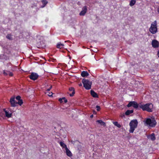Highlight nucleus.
I'll list each match as a JSON object with an SVG mask.
<instances>
[{
	"label": "nucleus",
	"mask_w": 159,
	"mask_h": 159,
	"mask_svg": "<svg viewBox=\"0 0 159 159\" xmlns=\"http://www.w3.org/2000/svg\"><path fill=\"white\" fill-rule=\"evenodd\" d=\"M90 93L91 95L94 98H98V97L97 93H96L94 91L91 90Z\"/></svg>",
	"instance_id": "obj_14"
},
{
	"label": "nucleus",
	"mask_w": 159,
	"mask_h": 159,
	"mask_svg": "<svg viewBox=\"0 0 159 159\" xmlns=\"http://www.w3.org/2000/svg\"><path fill=\"white\" fill-rule=\"evenodd\" d=\"M4 111L5 113L6 116L8 118H10L11 117L12 113L11 111H9L8 110H6L5 109H4Z\"/></svg>",
	"instance_id": "obj_11"
},
{
	"label": "nucleus",
	"mask_w": 159,
	"mask_h": 159,
	"mask_svg": "<svg viewBox=\"0 0 159 159\" xmlns=\"http://www.w3.org/2000/svg\"><path fill=\"white\" fill-rule=\"evenodd\" d=\"M7 72L8 73V74H9V75L10 76H12L13 75L12 73L11 72L9 73L8 72Z\"/></svg>",
	"instance_id": "obj_32"
},
{
	"label": "nucleus",
	"mask_w": 159,
	"mask_h": 159,
	"mask_svg": "<svg viewBox=\"0 0 159 159\" xmlns=\"http://www.w3.org/2000/svg\"><path fill=\"white\" fill-rule=\"evenodd\" d=\"M80 86H81L82 85V84H79Z\"/></svg>",
	"instance_id": "obj_37"
},
{
	"label": "nucleus",
	"mask_w": 159,
	"mask_h": 159,
	"mask_svg": "<svg viewBox=\"0 0 159 159\" xmlns=\"http://www.w3.org/2000/svg\"><path fill=\"white\" fill-rule=\"evenodd\" d=\"M93 113L94 114H96V112L95 111H93Z\"/></svg>",
	"instance_id": "obj_35"
},
{
	"label": "nucleus",
	"mask_w": 159,
	"mask_h": 159,
	"mask_svg": "<svg viewBox=\"0 0 159 159\" xmlns=\"http://www.w3.org/2000/svg\"><path fill=\"white\" fill-rule=\"evenodd\" d=\"M149 30V31L152 34H155L157 32V21L156 20L154 21L151 24Z\"/></svg>",
	"instance_id": "obj_3"
},
{
	"label": "nucleus",
	"mask_w": 159,
	"mask_h": 159,
	"mask_svg": "<svg viewBox=\"0 0 159 159\" xmlns=\"http://www.w3.org/2000/svg\"><path fill=\"white\" fill-rule=\"evenodd\" d=\"M59 143L60 146L63 148H65V149L66 148H67L66 145L63 142H60Z\"/></svg>",
	"instance_id": "obj_18"
},
{
	"label": "nucleus",
	"mask_w": 159,
	"mask_h": 159,
	"mask_svg": "<svg viewBox=\"0 0 159 159\" xmlns=\"http://www.w3.org/2000/svg\"><path fill=\"white\" fill-rule=\"evenodd\" d=\"M96 122L99 123L101 125H103L104 126H105L106 125L105 123L102 120H97Z\"/></svg>",
	"instance_id": "obj_16"
},
{
	"label": "nucleus",
	"mask_w": 159,
	"mask_h": 159,
	"mask_svg": "<svg viewBox=\"0 0 159 159\" xmlns=\"http://www.w3.org/2000/svg\"><path fill=\"white\" fill-rule=\"evenodd\" d=\"M127 106L128 107L132 106L135 108H137L139 107V104L135 101L129 102Z\"/></svg>",
	"instance_id": "obj_6"
},
{
	"label": "nucleus",
	"mask_w": 159,
	"mask_h": 159,
	"mask_svg": "<svg viewBox=\"0 0 159 159\" xmlns=\"http://www.w3.org/2000/svg\"><path fill=\"white\" fill-rule=\"evenodd\" d=\"M136 2L135 0H131L129 3V5L131 6H134Z\"/></svg>",
	"instance_id": "obj_21"
},
{
	"label": "nucleus",
	"mask_w": 159,
	"mask_h": 159,
	"mask_svg": "<svg viewBox=\"0 0 159 159\" xmlns=\"http://www.w3.org/2000/svg\"><path fill=\"white\" fill-rule=\"evenodd\" d=\"M133 112V110H127L125 112V114L126 115H129L130 114L132 113Z\"/></svg>",
	"instance_id": "obj_19"
},
{
	"label": "nucleus",
	"mask_w": 159,
	"mask_h": 159,
	"mask_svg": "<svg viewBox=\"0 0 159 159\" xmlns=\"http://www.w3.org/2000/svg\"><path fill=\"white\" fill-rule=\"evenodd\" d=\"M113 123L114 124L115 126H117L119 128H120L121 127V126L120 124L118 123V122L117 121L113 122Z\"/></svg>",
	"instance_id": "obj_20"
},
{
	"label": "nucleus",
	"mask_w": 159,
	"mask_h": 159,
	"mask_svg": "<svg viewBox=\"0 0 159 159\" xmlns=\"http://www.w3.org/2000/svg\"><path fill=\"white\" fill-rule=\"evenodd\" d=\"M15 99V97H12L10 100V102L11 103V106L12 107H15L17 106V102Z\"/></svg>",
	"instance_id": "obj_7"
},
{
	"label": "nucleus",
	"mask_w": 159,
	"mask_h": 159,
	"mask_svg": "<svg viewBox=\"0 0 159 159\" xmlns=\"http://www.w3.org/2000/svg\"><path fill=\"white\" fill-rule=\"evenodd\" d=\"M7 38L8 39H11V36L10 34H8L7 36Z\"/></svg>",
	"instance_id": "obj_27"
},
{
	"label": "nucleus",
	"mask_w": 159,
	"mask_h": 159,
	"mask_svg": "<svg viewBox=\"0 0 159 159\" xmlns=\"http://www.w3.org/2000/svg\"><path fill=\"white\" fill-rule=\"evenodd\" d=\"M138 122L136 119L133 120H131L129 124L130 129L129 130V132L130 133H133L137 126Z\"/></svg>",
	"instance_id": "obj_2"
},
{
	"label": "nucleus",
	"mask_w": 159,
	"mask_h": 159,
	"mask_svg": "<svg viewBox=\"0 0 159 159\" xmlns=\"http://www.w3.org/2000/svg\"><path fill=\"white\" fill-rule=\"evenodd\" d=\"M145 122L148 125L151 127H155L156 124V122L153 118H148L146 119Z\"/></svg>",
	"instance_id": "obj_5"
},
{
	"label": "nucleus",
	"mask_w": 159,
	"mask_h": 159,
	"mask_svg": "<svg viewBox=\"0 0 159 159\" xmlns=\"http://www.w3.org/2000/svg\"><path fill=\"white\" fill-rule=\"evenodd\" d=\"M152 44L153 48H158L159 47V43L156 40L154 39L152 40Z\"/></svg>",
	"instance_id": "obj_9"
},
{
	"label": "nucleus",
	"mask_w": 159,
	"mask_h": 159,
	"mask_svg": "<svg viewBox=\"0 0 159 159\" xmlns=\"http://www.w3.org/2000/svg\"><path fill=\"white\" fill-rule=\"evenodd\" d=\"M84 87L87 90L90 89L92 85V82L88 80L84 79L82 80Z\"/></svg>",
	"instance_id": "obj_4"
},
{
	"label": "nucleus",
	"mask_w": 159,
	"mask_h": 159,
	"mask_svg": "<svg viewBox=\"0 0 159 159\" xmlns=\"http://www.w3.org/2000/svg\"><path fill=\"white\" fill-rule=\"evenodd\" d=\"M62 100H63L65 103H66L67 102V100L66 99L65 97L62 98H60L59 99V101L61 102L62 103L63 102Z\"/></svg>",
	"instance_id": "obj_17"
},
{
	"label": "nucleus",
	"mask_w": 159,
	"mask_h": 159,
	"mask_svg": "<svg viewBox=\"0 0 159 159\" xmlns=\"http://www.w3.org/2000/svg\"><path fill=\"white\" fill-rule=\"evenodd\" d=\"M52 94V92H49V94H48V95L49 96H51Z\"/></svg>",
	"instance_id": "obj_30"
},
{
	"label": "nucleus",
	"mask_w": 159,
	"mask_h": 159,
	"mask_svg": "<svg viewBox=\"0 0 159 159\" xmlns=\"http://www.w3.org/2000/svg\"><path fill=\"white\" fill-rule=\"evenodd\" d=\"M153 107V105L151 103L139 105V107L142 108L143 111H146L149 112H152V109Z\"/></svg>",
	"instance_id": "obj_1"
},
{
	"label": "nucleus",
	"mask_w": 159,
	"mask_h": 159,
	"mask_svg": "<svg viewBox=\"0 0 159 159\" xmlns=\"http://www.w3.org/2000/svg\"><path fill=\"white\" fill-rule=\"evenodd\" d=\"M93 115H91V116H90V118H93Z\"/></svg>",
	"instance_id": "obj_34"
},
{
	"label": "nucleus",
	"mask_w": 159,
	"mask_h": 159,
	"mask_svg": "<svg viewBox=\"0 0 159 159\" xmlns=\"http://www.w3.org/2000/svg\"><path fill=\"white\" fill-rule=\"evenodd\" d=\"M3 73L5 75H7L8 74V73L7 72V73H6L5 71H4L3 72Z\"/></svg>",
	"instance_id": "obj_33"
},
{
	"label": "nucleus",
	"mask_w": 159,
	"mask_h": 159,
	"mask_svg": "<svg viewBox=\"0 0 159 159\" xmlns=\"http://www.w3.org/2000/svg\"><path fill=\"white\" fill-rule=\"evenodd\" d=\"M17 105L19 104L20 106H21L23 103V100L22 99L18 100V102H17Z\"/></svg>",
	"instance_id": "obj_23"
},
{
	"label": "nucleus",
	"mask_w": 159,
	"mask_h": 159,
	"mask_svg": "<svg viewBox=\"0 0 159 159\" xmlns=\"http://www.w3.org/2000/svg\"><path fill=\"white\" fill-rule=\"evenodd\" d=\"M148 139H151L152 141H154L156 139V137L154 133H152L150 135L148 136Z\"/></svg>",
	"instance_id": "obj_13"
},
{
	"label": "nucleus",
	"mask_w": 159,
	"mask_h": 159,
	"mask_svg": "<svg viewBox=\"0 0 159 159\" xmlns=\"http://www.w3.org/2000/svg\"><path fill=\"white\" fill-rule=\"evenodd\" d=\"M30 78L32 80H35L38 77L39 75L36 73H32L29 76Z\"/></svg>",
	"instance_id": "obj_8"
},
{
	"label": "nucleus",
	"mask_w": 159,
	"mask_h": 159,
	"mask_svg": "<svg viewBox=\"0 0 159 159\" xmlns=\"http://www.w3.org/2000/svg\"><path fill=\"white\" fill-rule=\"evenodd\" d=\"M75 93V90H73L72 92V93H70V97H72V96H73L74 95V94Z\"/></svg>",
	"instance_id": "obj_25"
},
{
	"label": "nucleus",
	"mask_w": 159,
	"mask_h": 159,
	"mask_svg": "<svg viewBox=\"0 0 159 159\" xmlns=\"http://www.w3.org/2000/svg\"><path fill=\"white\" fill-rule=\"evenodd\" d=\"M70 42V41L67 40V41H65V42Z\"/></svg>",
	"instance_id": "obj_36"
},
{
	"label": "nucleus",
	"mask_w": 159,
	"mask_h": 159,
	"mask_svg": "<svg viewBox=\"0 0 159 159\" xmlns=\"http://www.w3.org/2000/svg\"><path fill=\"white\" fill-rule=\"evenodd\" d=\"M87 10L86 6H84L82 9V11L80 12L79 15L80 16H84Z\"/></svg>",
	"instance_id": "obj_10"
},
{
	"label": "nucleus",
	"mask_w": 159,
	"mask_h": 159,
	"mask_svg": "<svg viewBox=\"0 0 159 159\" xmlns=\"http://www.w3.org/2000/svg\"><path fill=\"white\" fill-rule=\"evenodd\" d=\"M42 3L44 5L43 7H44L47 4L48 2L45 0H43L42 1Z\"/></svg>",
	"instance_id": "obj_24"
},
{
	"label": "nucleus",
	"mask_w": 159,
	"mask_h": 159,
	"mask_svg": "<svg viewBox=\"0 0 159 159\" xmlns=\"http://www.w3.org/2000/svg\"><path fill=\"white\" fill-rule=\"evenodd\" d=\"M66 152V155L69 157H71L72 156V154L68 148L67 147L65 149Z\"/></svg>",
	"instance_id": "obj_12"
},
{
	"label": "nucleus",
	"mask_w": 159,
	"mask_h": 159,
	"mask_svg": "<svg viewBox=\"0 0 159 159\" xmlns=\"http://www.w3.org/2000/svg\"><path fill=\"white\" fill-rule=\"evenodd\" d=\"M64 46L63 44L58 43L57 44V48H61Z\"/></svg>",
	"instance_id": "obj_22"
},
{
	"label": "nucleus",
	"mask_w": 159,
	"mask_h": 159,
	"mask_svg": "<svg viewBox=\"0 0 159 159\" xmlns=\"http://www.w3.org/2000/svg\"><path fill=\"white\" fill-rule=\"evenodd\" d=\"M81 76L83 77L87 76L89 75V73L87 71H83L81 73Z\"/></svg>",
	"instance_id": "obj_15"
},
{
	"label": "nucleus",
	"mask_w": 159,
	"mask_h": 159,
	"mask_svg": "<svg viewBox=\"0 0 159 159\" xmlns=\"http://www.w3.org/2000/svg\"><path fill=\"white\" fill-rule=\"evenodd\" d=\"M52 85L50 86V87L49 88V89H48L47 90V91H49L51 89H52Z\"/></svg>",
	"instance_id": "obj_31"
},
{
	"label": "nucleus",
	"mask_w": 159,
	"mask_h": 159,
	"mask_svg": "<svg viewBox=\"0 0 159 159\" xmlns=\"http://www.w3.org/2000/svg\"><path fill=\"white\" fill-rule=\"evenodd\" d=\"M20 96H18L16 97V99L18 101L20 100Z\"/></svg>",
	"instance_id": "obj_26"
},
{
	"label": "nucleus",
	"mask_w": 159,
	"mask_h": 159,
	"mask_svg": "<svg viewBox=\"0 0 159 159\" xmlns=\"http://www.w3.org/2000/svg\"><path fill=\"white\" fill-rule=\"evenodd\" d=\"M69 90L70 91L72 92L73 90H75V89H74V88H73V87H71V88H69Z\"/></svg>",
	"instance_id": "obj_28"
},
{
	"label": "nucleus",
	"mask_w": 159,
	"mask_h": 159,
	"mask_svg": "<svg viewBox=\"0 0 159 159\" xmlns=\"http://www.w3.org/2000/svg\"><path fill=\"white\" fill-rule=\"evenodd\" d=\"M96 108H97V111H99L100 109V107L99 106H96Z\"/></svg>",
	"instance_id": "obj_29"
}]
</instances>
